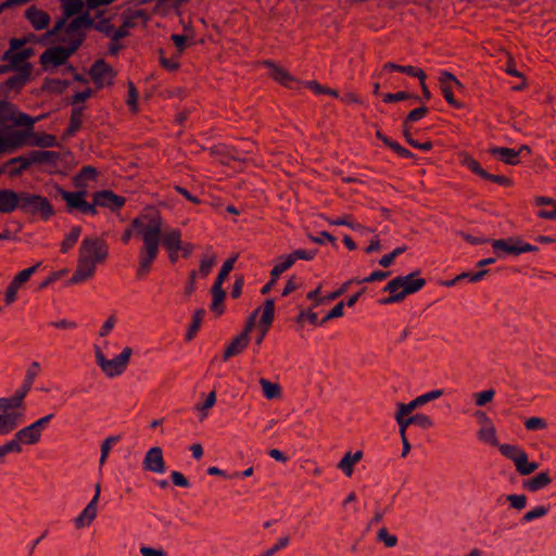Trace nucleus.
<instances>
[{
    "label": "nucleus",
    "instance_id": "1",
    "mask_svg": "<svg viewBox=\"0 0 556 556\" xmlns=\"http://www.w3.org/2000/svg\"><path fill=\"white\" fill-rule=\"evenodd\" d=\"M43 115L36 118L20 112L15 105L0 100V154L11 153L24 146H30L34 124Z\"/></svg>",
    "mask_w": 556,
    "mask_h": 556
},
{
    "label": "nucleus",
    "instance_id": "2",
    "mask_svg": "<svg viewBox=\"0 0 556 556\" xmlns=\"http://www.w3.org/2000/svg\"><path fill=\"white\" fill-rule=\"evenodd\" d=\"M143 241V252L141 254L138 275H146L156 258L159 245L161 242V232L163 218L154 206H146L143 212L131 220V225Z\"/></svg>",
    "mask_w": 556,
    "mask_h": 556
},
{
    "label": "nucleus",
    "instance_id": "3",
    "mask_svg": "<svg viewBox=\"0 0 556 556\" xmlns=\"http://www.w3.org/2000/svg\"><path fill=\"white\" fill-rule=\"evenodd\" d=\"M89 13L84 12L71 22L59 18L54 26L46 33L47 38H53L54 42L76 52L86 38V25H89Z\"/></svg>",
    "mask_w": 556,
    "mask_h": 556
},
{
    "label": "nucleus",
    "instance_id": "4",
    "mask_svg": "<svg viewBox=\"0 0 556 556\" xmlns=\"http://www.w3.org/2000/svg\"><path fill=\"white\" fill-rule=\"evenodd\" d=\"M109 255L108 245L100 238H85L79 248L78 265L71 278V282L77 283L91 277L97 263H102Z\"/></svg>",
    "mask_w": 556,
    "mask_h": 556
},
{
    "label": "nucleus",
    "instance_id": "5",
    "mask_svg": "<svg viewBox=\"0 0 556 556\" xmlns=\"http://www.w3.org/2000/svg\"><path fill=\"white\" fill-rule=\"evenodd\" d=\"M414 274H409L404 277H396L388 282L384 290L390 292L391 295L382 300L383 304H390L402 301L407 294L414 293L420 290L425 285L426 280L422 278L414 279Z\"/></svg>",
    "mask_w": 556,
    "mask_h": 556
},
{
    "label": "nucleus",
    "instance_id": "6",
    "mask_svg": "<svg viewBox=\"0 0 556 556\" xmlns=\"http://www.w3.org/2000/svg\"><path fill=\"white\" fill-rule=\"evenodd\" d=\"M21 210L26 214L39 215L43 220H48L55 214L47 198L28 192H22Z\"/></svg>",
    "mask_w": 556,
    "mask_h": 556
},
{
    "label": "nucleus",
    "instance_id": "7",
    "mask_svg": "<svg viewBox=\"0 0 556 556\" xmlns=\"http://www.w3.org/2000/svg\"><path fill=\"white\" fill-rule=\"evenodd\" d=\"M56 191L65 201L66 208L68 212L78 210L83 214L97 215L98 211L96 208L94 202L92 201V203H89L85 201V191H66L59 186H56Z\"/></svg>",
    "mask_w": 556,
    "mask_h": 556
},
{
    "label": "nucleus",
    "instance_id": "8",
    "mask_svg": "<svg viewBox=\"0 0 556 556\" xmlns=\"http://www.w3.org/2000/svg\"><path fill=\"white\" fill-rule=\"evenodd\" d=\"M75 52L63 46H54L47 49L39 58V62L43 70L54 68L66 63L68 58Z\"/></svg>",
    "mask_w": 556,
    "mask_h": 556
},
{
    "label": "nucleus",
    "instance_id": "9",
    "mask_svg": "<svg viewBox=\"0 0 556 556\" xmlns=\"http://www.w3.org/2000/svg\"><path fill=\"white\" fill-rule=\"evenodd\" d=\"M89 76L100 89L113 85L116 72L104 60H98L89 70Z\"/></svg>",
    "mask_w": 556,
    "mask_h": 556
},
{
    "label": "nucleus",
    "instance_id": "10",
    "mask_svg": "<svg viewBox=\"0 0 556 556\" xmlns=\"http://www.w3.org/2000/svg\"><path fill=\"white\" fill-rule=\"evenodd\" d=\"M92 201L96 207H109L112 211L118 210L125 205L126 199L124 197L115 194L111 190L96 191L92 194Z\"/></svg>",
    "mask_w": 556,
    "mask_h": 556
},
{
    "label": "nucleus",
    "instance_id": "11",
    "mask_svg": "<svg viewBox=\"0 0 556 556\" xmlns=\"http://www.w3.org/2000/svg\"><path fill=\"white\" fill-rule=\"evenodd\" d=\"M31 66L29 63H24L17 68V73L12 77L8 78L0 86V94H5L9 90H20L28 80L30 76Z\"/></svg>",
    "mask_w": 556,
    "mask_h": 556
},
{
    "label": "nucleus",
    "instance_id": "12",
    "mask_svg": "<svg viewBox=\"0 0 556 556\" xmlns=\"http://www.w3.org/2000/svg\"><path fill=\"white\" fill-rule=\"evenodd\" d=\"M131 349L126 348L117 357L105 362L103 364V370L110 376L113 377L115 375H119L124 368L126 367L129 357L131 355Z\"/></svg>",
    "mask_w": 556,
    "mask_h": 556
},
{
    "label": "nucleus",
    "instance_id": "13",
    "mask_svg": "<svg viewBox=\"0 0 556 556\" xmlns=\"http://www.w3.org/2000/svg\"><path fill=\"white\" fill-rule=\"evenodd\" d=\"M22 192L17 193L10 189L0 190V212L11 213L15 208H21Z\"/></svg>",
    "mask_w": 556,
    "mask_h": 556
},
{
    "label": "nucleus",
    "instance_id": "14",
    "mask_svg": "<svg viewBox=\"0 0 556 556\" xmlns=\"http://www.w3.org/2000/svg\"><path fill=\"white\" fill-rule=\"evenodd\" d=\"M111 21L112 17H106L104 11H100L96 14L94 18H91V16L89 15L90 24L86 25V28H93L99 33L103 34L105 37H108L117 29L114 27Z\"/></svg>",
    "mask_w": 556,
    "mask_h": 556
},
{
    "label": "nucleus",
    "instance_id": "15",
    "mask_svg": "<svg viewBox=\"0 0 556 556\" xmlns=\"http://www.w3.org/2000/svg\"><path fill=\"white\" fill-rule=\"evenodd\" d=\"M25 16L36 30H42L49 26V14L42 10L37 9L36 7L27 9Z\"/></svg>",
    "mask_w": 556,
    "mask_h": 556
},
{
    "label": "nucleus",
    "instance_id": "16",
    "mask_svg": "<svg viewBox=\"0 0 556 556\" xmlns=\"http://www.w3.org/2000/svg\"><path fill=\"white\" fill-rule=\"evenodd\" d=\"M263 64L270 70V78L281 84L282 86L288 87L291 83L295 81V78L291 76L287 70L277 65L276 63L271 61H265Z\"/></svg>",
    "mask_w": 556,
    "mask_h": 556
},
{
    "label": "nucleus",
    "instance_id": "17",
    "mask_svg": "<svg viewBox=\"0 0 556 556\" xmlns=\"http://www.w3.org/2000/svg\"><path fill=\"white\" fill-rule=\"evenodd\" d=\"M27 160L33 164H52L55 165L60 159V154L54 151L34 150L26 155Z\"/></svg>",
    "mask_w": 556,
    "mask_h": 556
},
{
    "label": "nucleus",
    "instance_id": "18",
    "mask_svg": "<svg viewBox=\"0 0 556 556\" xmlns=\"http://www.w3.org/2000/svg\"><path fill=\"white\" fill-rule=\"evenodd\" d=\"M144 466L148 470L154 472H162L164 470V460L162 450L160 447H152L146 455Z\"/></svg>",
    "mask_w": 556,
    "mask_h": 556
},
{
    "label": "nucleus",
    "instance_id": "19",
    "mask_svg": "<svg viewBox=\"0 0 556 556\" xmlns=\"http://www.w3.org/2000/svg\"><path fill=\"white\" fill-rule=\"evenodd\" d=\"M161 241L168 252L179 251L181 248V232L178 229H172L164 235L161 233Z\"/></svg>",
    "mask_w": 556,
    "mask_h": 556
},
{
    "label": "nucleus",
    "instance_id": "20",
    "mask_svg": "<svg viewBox=\"0 0 556 556\" xmlns=\"http://www.w3.org/2000/svg\"><path fill=\"white\" fill-rule=\"evenodd\" d=\"M275 303L273 299H267L264 303L263 314L260 320V329L262 330V337L265 336L269 326L274 320Z\"/></svg>",
    "mask_w": 556,
    "mask_h": 556
},
{
    "label": "nucleus",
    "instance_id": "21",
    "mask_svg": "<svg viewBox=\"0 0 556 556\" xmlns=\"http://www.w3.org/2000/svg\"><path fill=\"white\" fill-rule=\"evenodd\" d=\"M249 341L250 337H247L245 333H240L239 336H237L226 349L224 358L227 359L242 352L249 344Z\"/></svg>",
    "mask_w": 556,
    "mask_h": 556
},
{
    "label": "nucleus",
    "instance_id": "22",
    "mask_svg": "<svg viewBox=\"0 0 556 556\" xmlns=\"http://www.w3.org/2000/svg\"><path fill=\"white\" fill-rule=\"evenodd\" d=\"M515 466L517 471L522 476H528L534 472L539 465L538 463L529 462L528 456L525 452H521L515 459Z\"/></svg>",
    "mask_w": 556,
    "mask_h": 556
},
{
    "label": "nucleus",
    "instance_id": "23",
    "mask_svg": "<svg viewBox=\"0 0 556 556\" xmlns=\"http://www.w3.org/2000/svg\"><path fill=\"white\" fill-rule=\"evenodd\" d=\"M124 31H121L118 28L113 31L111 35L108 36L110 39V42L108 45V52L110 55H117L121 50L125 48V46L122 43V40L126 38Z\"/></svg>",
    "mask_w": 556,
    "mask_h": 556
},
{
    "label": "nucleus",
    "instance_id": "24",
    "mask_svg": "<svg viewBox=\"0 0 556 556\" xmlns=\"http://www.w3.org/2000/svg\"><path fill=\"white\" fill-rule=\"evenodd\" d=\"M98 177V170L93 166H84L79 173L75 176V186L85 188L88 180H96Z\"/></svg>",
    "mask_w": 556,
    "mask_h": 556
},
{
    "label": "nucleus",
    "instance_id": "25",
    "mask_svg": "<svg viewBox=\"0 0 556 556\" xmlns=\"http://www.w3.org/2000/svg\"><path fill=\"white\" fill-rule=\"evenodd\" d=\"M211 292L213 295L211 309L214 313H216V315H222L224 312L223 302L226 298V292L224 291L222 286H215V285H213Z\"/></svg>",
    "mask_w": 556,
    "mask_h": 556
},
{
    "label": "nucleus",
    "instance_id": "26",
    "mask_svg": "<svg viewBox=\"0 0 556 556\" xmlns=\"http://www.w3.org/2000/svg\"><path fill=\"white\" fill-rule=\"evenodd\" d=\"M83 8V0H62L63 14L60 18L67 21L70 17L80 13Z\"/></svg>",
    "mask_w": 556,
    "mask_h": 556
},
{
    "label": "nucleus",
    "instance_id": "27",
    "mask_svg": "<svg viewBox=\"0 0 556 556\" xmlns=\"http://www.w3.org/2000/svg\"><path fill=\"white\" fill-rule=\"evenodd\" d=\"M84 109V106L73 109L70 118V125L65 131V136H73L76 131L80 129L83 124Z\"/></svg>",
    "mask_w": 556,
    "mask_h": 556
},
{
    "label": "nucleus",
    "instance_id": "28",
    "mask_svg": "<svg viewBox=\"0 0 556 556\" xmlns=\"http://www.w3.org/2000/svg\"><path fill=\"white\" fill-rule=\"evenodd\" d=\"M40 439V430H37L33 428V426H28L22 430H20L16 433V441L26 443V444H34Z\"/></svg>",
    "mask_w": 556,
    "mask_h": 556
},
{
    "label": "nucleus",
    "instance_id": "29",
    "mask_svg": "<svg viewBox=\"0 0 556 556\" xmlns=\"http://www.w3.org/2000/svg\"><path fill=\"white\" fill-rule=\"evenodd\" d=\"M490 153L492 155H500L506 164L516 165L518 163L517 156L519 155V151H515L514 149L492 148L490 149Z\"/></svg>",
    "mask_w": 556,
    "mask_h": 556
},
{
    "label": "nucleus",
    "instance_id": "30",
    "mask_svg": "<svg viewBox=\"0 0 556 556\" xmlns=\"http://www.w3.org/2000/svg\"><path fill=\"white\" fill-rule=\"evenodd\" d=\"M551 478L546 472H540L532 479H529L523 482V486L530 491L540 490L551 483Z\"/></svg>",
    "mask_w": 556,
    "mask_h": 556
},
{
    "label": "nucleus",
    "instance_id": "31",
    "mask_svg": "<svg viewBox=\"0 0 556 556\" xmlns=\"http://www.w3.org/2000/svg\"><path fill=\"white\" fill-rule=\"evenodd\" d=\"M11 164H20L17 167H13L9 170L10 177H16L21 175L24 170H26L30 166V162L27 160L26 155H21L9 160L4 166H9Z\"/></svg>",
    "mask_w": 556,
    "mask_h": 556
},
{
    "label": "nucleus",
    "instance_id": "32",
    "mask_svg": "<svg viewBox=\"0 0 556 556\" xmlns=\"http://www.w3.org/2000/svg\"><path fill=\"white\" fill-rule=\"evenodd\" d=\"M30 146L50 148L56 146V138L50 134H36L33 131Z\"/></svg>",
    "mask_w": 556,
    "mask_h": 556
},
{
    "label": "nucleus",
    "instance_id": "33",
    "mask_svg": "<svg viewBox=\"0 0 556 556\" xmlns=\"http://www.w3.org/2000/svg\"><path fill=\"white\" fill-rule=\"evenodd\" d=\"M363 454L361 451L356 452L354 455L351 453H346L344 457L339 463V468L342 469L349 477L353 472V466L362 458Z\"/></svg>",
    "mask_w": 556,
    "mask_h": 556
},
{
    "label": "nucleus",
    "instance_id": "34",
    "mask_svg": "<svg viewBox=\"0 0 556 556\" xmlns=\"http://www.w3.org/2000/svg\"><path fill=\"white\" fill-rule=\"evenodd\" d=\"M462 159V164L466 167H468L472 173L479 175L480 177L483 176L484 169L481 167L480 163L475 160L468 152H460L459 154Z\"/></svg>",
    "mask_w": 556,
    "mask_h": 556
},
{
    "label": "nucleus",
    "instance_id": "35",
    "mask_svg": "<svg viewBox=\"0 0 556 556\" xmlns=\"http://www.w3.org/2000/svg\"><path fill=\"white\" fill-rule=\"evenodd\" d=\"M80 227L72 228L71 232L64 238V240L61 243L62 253H67V251L77 243L80 236Z\"/></svg>",
    "mask_w": 556,
    "mask_h": 556
},
{
    "label": "nucleus",
    "instance_id": "36",
    "mask_svg": "<svg viewBox=\"0 0 556 556\" xmlns=\"http://www.w3.org/2000/svg\"><path fill=\"white\" fill-rule=\"evenodd\" d=\"M97 503H93L92 501L87 505V507L84 509L81 515L76 519V523L78 527H84L85 521L87 520V523L91 522L96 515H97Z\"/></svg>",
    "mask_w": 556,
    "mask_h": 556
},
{
    "label": "nucleus",
    "instance_id": "37",
    "mask_svg": "<svg viewBox=\"0 0 556 556\" xmlns=\"http://www.w3.org/2000/svg\"><path fill=\"white\" fill-rule=\"evenodd\" d=\"M18 414H2L0 415V433H8L16 426Z\"/></svg>",
    "mask_w": 556,
    "mask_h": 556
},
{
    "label": "nucleus",
    "instance_id": "38",
    "mask_svg": "<svg viewBox=\"0 0 556 556\" xmlns=\"http://www.w3.org/2000/svg\"><path fill=\"white\" fill-rule=\"evenodd\" d=\"M260 383H261V386L263 388V392L267 399L271 400V399H276V397L280 396L281 389H280L279 384L273 383L265 379H261Z\"/></svg>",
    "mask_w": 556,
    "mask_h": 556
},
{
    "label": "nucleus",
    "instance_id": "39",
    "mask_svg": "<svg viewBox=\"0 0 556 556\" xmlns=\"http://www.w3.org/2000/svg\"><path fill=\"white\" fill-rule=\"evenodd\" d=\"M127 104L130 111L136 114L139 111L138 106V91L132 81H128V99Z\"/></svg>",
    "mask_w": 556,
    "mask_h": 556
},
{
    "label": "nucleus",
    "instance_id": "40",
    "mask_svg": "<svg viewBox=\"0 0 556 556\" xmlns=\"http://www.w3.org/2000/svg\"><path fill=\"white\" fill-rule=\"evenodd\" d=\"M3 61H8V65H12L13 68L21 67L20 64L25 63L18 51L7 50L2 55Z\"/></svg>",
    "mask_w": 556,
    "mask_h": 556
},
{
    "label": "nucleus",
    "instance_id": "41",
    "mask_svg": "<svg viewBox=\"0 0 556 556\" xmlns=\"http://www.w3.org/2000/svg\"><path fill=\"white\" fill-rule=\"evenodd\" d=\"M233 263H235V258H229V260H227L224 263V265H223V267H222V269H220V271H219V274H218V276H217L216 280H215V282H214L215 286H222L223 285L224 280L227 278L229 273L232 270Z\"/></svg>",
    "mask_w": 556,
    "mask_h": 556
},
{
    "label": "nucleus",
    "instance_id": "42",
    "mask_svg": "<svg viewBox=\"0 0 556 556\" xmlns=\"http://www.w3.org/2000/svg\"><path fill=\"white\" fill-rule=\"evenodd\" d=\"M204 314H205L204 309L195 311V313L193 315V320H192V323L189 327L188 333H187L188 339H191L193 337V333L199 329Z\"/></svg>",
    "mask_w": 556,
    "mask_h": 556
},
{
    "label": "nucleus",
    "instance_id": "43",
    "mask_svg": "<svg viewBox=\"0 0 556 556\" xmlns=\"http://www.w3.org/2000/svg\"><path fill=\"white\" fill-rule=\"evenodd\" d=\"M293 264H294L293 261L288 255L282 263L277 264L273 267V269L270 270L271 277L277 279L279 277V275H281L283 271L289 269Z\"/></svg>",
    "mask_w": 556,
    "mask_h": 556
},
{
    "label": "nucleus",
    "instance_id": "44",
    "mask_svg": "<svg viewBox=\"0 0 556 556\" xmlns=\"http://www.w3.org/2000/svg\"><path fill=\"white\" fill-rule=\"evenodd\" d=\"M37 266L38 265H35L33 267H29L27 269L20 271L12 280V283H14L15 286H17L20 288L23 283H25L29 279V277L33 275V273L37 268Z\"/></svg>",
    "mask_w": 556,
    "mask_h": 556
},
{
    "label": "nucleus",
    "instance_id": "45",
    "mask_svg": "<svg viewBox=\"0 0 556 556\" xmlns=\"http://www.w3.org/2000/svg\"><path fill=\"white\" fill-rule=\"evenodd\" d=\"M21 407V397H11V399H5V397H1L0 399V409L3 410V412H7L11 408H18Z\"/></svg>",
    "mask_w": 556,
    "mask_h": 556
},
{
    "label": "nucleus",
    "instance_id": "46",
    "mask_svg": "<svg viewBox=\"0 0 556 556\" xmlns=\"http://www.w3.org/2000/svg\"><path fill=\"white\" fill-rule=\"evenodd\" d=\"M123 23L118 27L121 31H124L126 36H129V29L135 27L136 23L134 16L129 12H125L123 15Z\"/></svg>",
    "mask_w": 556,
    "mask_h": 556
},
{
    "label": "nucleus",
    "instance_id": "47",
    "mask_svg": "<svg viewBox=\"0 0 556 556\" xmlns=\"http://www.w3.org/2000/svg\"><path fill=\"white\" fill-rule=\"evenodd\" d=\"M482 178L490 180L492 182L502 185V186H510L511 185V180L508 177L502 176V175L489 174L486 170L484 172Z\"/></svg>",
    "mask_w": 556,
    "mask_h": 556
},
{
    "label": "nucleus",
    "instance_id": "48",
    "mask_svg": "<svg viewBox=\"0 0 556 556\" xmlns=\"http://www.w3.org/2000/svg\"><path fill=\"white\" fill-rule=\"evenodd\" d=\"M500 451L506 457L513 459L515 462L516 457L522 452L518 450L515 445L503 444L500 446Z\"/></svg>",
    "mask_w": 556,
    "mask_h": 556
},
{
    "label": "nucleus",
    "instance_id": "49",
    "mask_svg": "<svg viewBox=\"0 0 556 556\" xmlns=\"http://www.w3.org/2000/svg\"><path fill=\"white\" fill-rule=\"evenodd\" d=\"M492 245H493V248L495 250L500 249V250H503V251H505L506 253H509V254H518V248L514 247V245H510L505 240H495Z\"/></svg>",
    "mask_w": 556,
    "mask_h": 556
},
{
    "label": "nucleus",
    "instance_id": "50",
    "mask_svg": "<svg viewBox=\"0 0 556 556\" xmlns=\"http://www.w3.org/2000/svg\"><path fill=\"white\" fill-rule=\"evenodd\" d=\"M289 256L291 257L293 263L296 260L311 261L315 256V251L296 250V251L292 252L291 254H289Z\"/></svg>",
    "mask_w": 556,
    "mask_h": 556
},
{
    "label": "nucleus",
    "instance_id": "51",
    "mask_svg": "<svg viewBox=\"0 0 556 556\" xmlns=\"http://www.w3.org/2000/svg\"><path fill=\"white\" fill-rule=\"evenodd\" d=\"M427 112H428V108L425 105L417 108L408 113L405 122L408 123V122L418 121V119L422 118L427 114Z\"/></svg>",
    "mask_w": 556,
    "mask_h": 556
},
{
    "label": "nucleus",
    "instance_id": "52",
    "mask_svg": "<svg viewBox=\"0 0 556 556\" xmlns=\"http://www.w3.org/2000/svg\"><path fill=\"white\" fill-rule=\"evenodd\" d=\"M442 92H443L444 99L446 100V102L448 104H451L457 109H460L463 106L462 103H459L458 101L455 100L451 86H447V85L442 86Z\"/></svg>",
    "mask_w": 556,
    "mask_h": 556
},
{
    "label": "nucleus",
    "instance_id": "53",
    "mask_svg": "<svg viewBox=\"0 0 556 556\" xmlns=\"http://www.w3.org/2000/svg\"><path fill=\"white\" fill-rule=\"evenodd\" d=\"M480 437L481 439L489 441L492 445H497V440L495 435L494 428H484L480 430Z\"/></svg>",
    "mask_w": 556,
    "mask_h": 556
},
{
    "label": "nucleus",
    "instance_id": "54",
    "mask_svg": "<svg viewBox=\"0 0 556 556\" xmlns=\"http://www.w3.org/2000/svg\"><path fill=\"white\" fill-rule=\"evenodd\" d=\"M412 96L406 91H400L396 93H387L384 94L383 101L384 102H393V101H402L410 99Z\"/></svg>",
    "mask_w": 556,
    "mask_h": 556
},
{
    "label": "nucleus",
    "instance_id": "55",
    "mask_svg": "<svg viewBox=\"0 0 556 556\" xmlns=\"http://www.w3.org/2000/svg\"><path fill=\"white\" fill-rule=\"evenodd\" d=\"M378 536L381 541L384 542V544L388 546V547H392L396 544L397 542V539L396 536L394 535H389L388 531L382 528L379 533H378Z\"/></svg>",
    "mask_w": 556,
    "mask_h": 556
},
{
    "label": "nucleus",
    "instance_id": "56",
    "mask_svg": "<svg viewBox=\"0 0 556 556\" xmlns=\"http://www.w3.org/2000/svg\"><path fill=\"white\" fill-rule=\"evenodd\" d=\"M9 452H21V445L16 440L0 446V457L4 456Z\"/></svg>",
    "mask_w": 556,
    "mask_h": 556
},
{
    "label": "nucleus",
    "instance_id": "57",
    "mask_svg": "<svg viewBox=\"0 0 556 556\" xmlns=\"http://www.w3.org/2000/svg\"><path fill=\"white\" fill-rule=\"evenodd\" d=\"M510 505L516 509H522L526 506V496L525 495H509L507 497Z\"/></svg>",
    "mask_w": 556,
    "mask_h": 556
},
{
    "label": "nucleus",
    "instance_id": "58",
    "mask_svg": "<svg viewBox=\"0 0 556 556\" xmlns=\"http://www.w3.org/2000/svg\"><path fill=\"white\" fill-rule=\"evenodd\" d=\"M215 263V257L214 256H210V257H204L202 261H201V264H200V273L203 275V276H206L212 266L214 265Z\"/></svg>",
    "mask_w": 556,
    "mask_h": 556
},
{
    "label": "nucleus",
    "instance_id": "59",
    "mask_svg": "<svg viewBox=\"0 0 556 556\" xmlns=\"http://www.w3.org/2000/svg\"><path fill=\"white\" fill-rule=\"evenodd\" d=\"M546 514V508L543 507V506H540V507H536L535 509L531 510V511H528L525 516H523V519L526 521H531L535 518H539V517H542Z\"/></svg>",
    "mask_w": 556,
    "mask_h": 556
},
{
    "label": "nucleus",
    "instance_id": "60",
    "mask_svg": "<svg viewBox=\"0 0 556 556\" xmlns=\"http://www.w3.org/2000/svg\"><path fill=\"white\" fill-rule=\"evenodd\" d=\"M408 421H412V424H417L421 427H430L431 426V419L428 416L425 415H415L413 417L408 418Z\"/></svg>",
    "mask_w": 556,
    "mask_h": 556
},
{
    "label": "nucleus",
    "instance_id": "61",
    "mask_svg": "<svg viewBox=\"0 0 556 556\" xmlns=\"http://www.w3.org/2000/svg\"><path fill=\"white\" fill-rule=\"evenodd\" d=\"M493 396H494L493 390H486V391L479 393L477 396V405L482 406V405L489 403L490 401H492Z\"/></svg>",
    "mask_w": 556,
    "mask_h": 556
},
{
    "label": "nucleus",
    "instance_id": "62",
    "mask_svg": "<svg viewBox=\"0 0 556 556\" xmlns=\"http://www.w3.org/2000/svg\"><path fill=\"white\" fill-rule=\"evenodd\" d=\"M343 314V302H339L328 314L327 316L323 319V321H327V320H330L332 318H337V317H340L342 316Z\"/></svg>",
    "mask_w": 556,
    "mask_h": 556
},
{
    "label": "nucleus",
    "instance_id": "63",
    "mask_svg": "<svg viewBox=\"0 0 556 556\" xmlns=\"http://www.w3.org/2000/svg\"><path fill=\"white\" fill-rule=\"evenodd\" d=\"M418 405H420V403L417 402V399H415L408 404H401L397 413H400V415L406 416L412 413Z\"/></svg>",
    "mask_w": 556,
    "mask_h": 556
},
{
    "label": "nucleus",
    "instance_id": "64",
    "mask_svg": "<svg viewBox=\"0 0 556 556\" xmlns=\"http://www.w3.org/2000/svg\"><path fill=\"white\" fill-rule=\"evenodd\" d=\"M544 427H545V422L541 418H538V417L529 418L526 421V428L529 430L542 429Z\"/></svg>",
    "mask_w": 556,
    "mask_h": 556
}]
</instances>
